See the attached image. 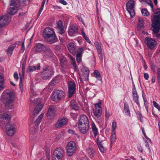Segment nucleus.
<instances>
[{
    "label": "nucleus",
    "instance_id": "f257e3e1",
    "mask_svg": "<svg viewBox=\"0 0 160 160\" xmlns=\"http://www.w3.org/2000/svg\"><path fill=\"white\" fill-rule=\"evenodd\" d=\"M153 35L157 38H160V9L157 8L152 20Z\"/></svg>",
    "mask_w": 160,
    "mask_h": 160
},
{
    "label": "nucleus",
    "instance_id": "f03ea898",
    "mask_svg": "<svg viewBox=\"0 0 160 160\" xmlns=\"http://www.w3.org/2000/svg\"><path fill=\"white\" fill-rule=\"evenodd\" d=\"M42 35L49 44H52L57 41L58 39L53 29L49 27L46 28L44 29Z\"/></svg>",
    "mask_w": 160,
    "mask_h": 160
},
{
    "label": "nucleus",
    "instance_id": "7ed1b4c3",
    "mask_svg": "<svg viewBox=\"0 0 160 160\" xmlns=\"http://www.w3.org/2000/svg\"><path fill=\"white\" fill-rule=\"evenodd\" d=\"M41 76L44 80L49 79L54 74L53 69L49 67L48 65H46L42 68L41 72Z\"/></svg>",
    "mask_w": 160,
    "mask_h": 160
},
{
    "label": "nucleus",
    "instance_id": "20e7f679",
    "mask_svg": "<svg viewBox=\"0 0 160 160\" xmlns=\"http://www.w3.org/2000/svg\"><path fill=\"white\" fill-rule=\"evenodd\" d=\"M64 92L62 90H56L52 93V100L57 102L62 99L64 96Z\"/></svg>",
    "mask_w": 160,
    "mask_h": 160
},
{
    "label": "nucleus",
    "instance_id": "39448f33",
    "mask_svg": "<svg viewBox=\"0 0 160 160\" xmlns=\"http://www.w3.org/2000/svg\"><path fill=\"white\" fill-rule=\"evenodd\" d=\"M67 154L68 156H71L76 150L75 143L73 141L69 142L66 146Z\"/></svg>",
    "mask_w": 160,
    "mask_h": 160
},
{
    "label": "nucleus",
    "instance_id": "423d86ee",
    "mask_svg": "<svg viewBox=\"0 0 160 160\" xmlns=\"http://www.w3.org/2000/svg\"><path fill=\"white\" fill-rule=\"evenodd\" d=\"M134 1L133 0H130L126 3V7L127 11L129 13L131 18H133L135 15L134 10Z\"/></svg>",
    "mask_w": 160,
    "mask_h": 160
},
{
    "label": "nucleus",
    "instance_id": "0eeeda50",
    "mask_svg": "<svg viewBox=\"0 0 160 160\" xmlns=\"http://www.w3.org/2000/svg\"><path fill=\"white\" fill-rule=\"evenodd\" d=\"M6 129L7 134L9 136H12L15 132L14 125L10 122H8L6 123Z\"/></svg>",
    "mask_w": 160,
    "mask_h": 160
},
{
    "label": "nucleus",
    "instance_id": "6e6552de",
    "mask_svg": "<svg viewBox=\"0 0 160 160\" xmlns=\"http://www.w3.org/2000/svg\"><path fill=\"white\" fill-rule=\"evenodd\" d=\"M68 96L70 98L74 94L76 90V86L75 82L69 81L68 83Z\"/></svg>",
    "mask_w": 160,
    "mask_h": 160
},
{
    "label": "nucleus",
    "instance_id": "1a4fd4ad",
    "mask_svg": "<svg viewBox=\"0 0 160 160\" xmlns=\"http://www.w3.org/2000/svg\"><path fill=\"white\" fill-rule=\"evenodd\" d=\"M145 41L150 50H152L155 49L157 42L154 39L147 37L145 38Z\"/></svg>",
    "mask_w": 160,
    "mask_h": 160
},
{
    "label": "nucleus",
    "instance_id": "9d476101",
    "mask_svg": "<svg viewBox=\"0 0 160 160\" xmlns=\"http://www.w3.org/2000/svg\"><path fill=\"white\" fill-rule=\"evenodd\" d=\"M43 113H41L40 114L34 122L35 124V126L34 127H32L30 128V131L31 133L34 134L36 133L38 129V126L40 123L43 117Z\"/></svg>",
    "mask_w": 160,
    "mask_h": 160
},
{
    "label": "nucleus",
    "instance_id": "9b49d317",
    "mask_svg": "<svg viewBox=\"0 0 160 160\" xmlns=\"http://www.w3.org/2000/svg\"><path fill=\"white\" fill-rule=\"evenodd\" d=\"M14 95L13 92H7L4 95V98L6 100H8L5 104V106L6 107L7 106L12 103L14 101Z\"/></svg>",
    "mask_w": 160,
    "mask_h": 160
},
{
    "label": "nucleus",
    "instance_id": "f8f14e48",
    "mask_svg": "<svg viewBox=\"0 0 160 160\" xmlns=\"http://www.w3.org/2000/svg\"><path fill=\"white\" fill-rule=\"evenodd\" d=\"M132 96L133 101L138 106L139 105V102L138 100L139 96L133 82H132Z\"/></svg>",
    "mask_w": 160,
    "mask_h": 160
},
{
    "label": "nucleus",
    "instance_id": "ddd939ff",
    "mask_svg": "<svg viewBox=\"0 0 160 160\" xmlns=\"http://www.w3.org/2000/svg\"><path fill=\"white\" fill-rule=\"evenodd\" d=\"M59 81L58 77H56L53 78L47 87V88L48 89V90L49 91H52L55 85L58 83Z\"/></svg>",
    "mask_w": 160,
    "mask_h": 160
},
{
    "label": "nucleus",
    "instance_id": "4468645a",
    "mask_svg": "<svg viewBox=\"0 0 160 160\" xmlns=\"http://www.w3.org/2000/svg\"><path fill=\"white\" fill-rule=\"evenodd\" d=\"M56 108L55 106H50L47 112V116L50 117V118H53L55 115Z\"/></svg>",
    "mask_w": 160,
    "mask_h": 160
},
{
    "label": "nucleus",
    "instance_id": "2eb2a0df",
    "mask_svg": "<svg viewBox=\"0 0 160 160\" xmlns=\"http://www.w3.org/2000/svg\"><path fill=\"white\" fill-rule=\"evenodd\" d=\"M86 125L89 124L88 118L85 115H82L80 116L78 121V125Z\"/></svg>",
    "mask_w": 160,
    "mask_h": 160
},
{
    "label": "nucleus",
    "instance_id": "dca6fc26",
    "mask_svg": "<svg viewBox=\"0 0 160 160\" xmlns=\"http://www.w3.org/2000/svg\"><path fill=\"white\" fill-rule=\"evenodd\" d=\"M64 154V151L61 148H57L54 151L53 156L62 158Z\"/></svg>",
    "mask_w": 160,
    "mask_h": 160
},
{
    "label": "nucleus",
    "instance_id": "f3484780",
    "mask_svg": "<svg viewBox=\"0 0 160 160\" xmlns=\"http://www.w3.org/2000/svg\"><path fill=\"white\" fill-rule=\"evenodd\" d=\"M46 47L42 44L38 43L35 45L34 48L35 51L37 53H39L45 50Z\"/></svg>",
    "mask_w": 160,
    "mask_h": 160
},
{
    "label": "nucleus",
    "instance_id": "a211bd4d",
    "mask_svg": "<svg viewBox=\"0 0 160 160\" xmlns=\"http://www.w3.org/2000/svg\"><path fill=\"white\" fill-rule=\"evenodd\" d=\"M83 51V48H79L77 50V52L76 54V61L78 62H80L82 60V57Z\"/></svg>",
    "mask_w": 160,
    "mask_h": 160
},
{
    "label": "nucleus",
    "instance_id": "6ab92c4d",
    "mask_svg": "<svg viewBox=\"0 0 160 160\" xmlns=\"http://www.w3.org/2000/svg\"><path fill=\"white\" fill-rule=\"evenodd\" d=\"M42 108V106L41 104H39L36 106L34 111L33 115L32 116V120L34 117L39 114Z\"/></svg>",
    "mask_w": 160,
    "mask_h": 160
},
{
    "label": "nucleus",
    "instance_id": "aec40b11",
    "mask_svg": "<svg viewBox=\"0 0 160 160\" xmlns=\"http://www.w3.org/2000/svg\"><path fill=\"white\" fill-rule=\"evenodd\" d=\"M45 53L44 55L45 57L46 58H49L53 57L54 55L52 50L48 48H46L45 50Z\"/></svg>",
    "mask_w": 160,
    "mask_h": 160
},
{
    "label": "nucleus",
    "instance_id": "412c9836",
    "mask_svg": "<svg viewBox=\"0 0 160 160\" xmlns=\"http://www.w3.org/2000/svg\"><path fill=\"white\" fill-rule=\"evenodd\" d=\"M138 22L137 24V29L138 31L141 30L143 28L144 25V22L143 20L138 17Z\"/></svg>",
    "mask_w": 160,
    "mask_h": 160
},
{
    "label": "nucleus",
    "instance_id": "4be33fe9",
    "mask_svg": "<svg viewBox=\"0 0 160 160\" xmlns=\"http://www.w3.org/2000/svg\"><path fill=\"white\" fill-rule=\"evenodd\" d=\"M78 125V129L79 131L82 134H85L87 133L89 128V124L85 125V127Z\"/></svg>",
    "mask_w": 160,
    "mask_h": 160
},
{
    "label": "nucleus",
    "instance_id": "5701e85b",
    "mask_svg": "<svg viewBox=\"0 0 160 160\" xmlns=\"http://www.w3.org/2000/svg\"><path fill=\"white\" fill-rule=\"evenodd\" d=\"M40 68V64L38 63V66L36 67L35 66H29L26 69V72L28 73L29 72H32L35 71L36 69L39 70Z\"/></svg>",
    "mask_w": 160,
    "mask_h": 160
},
{
    "label": "nucleus",
    "instance_id": "b1692460",
    "mask_svg": "<svg viewBox=\"0 0 160 160\" xmlns=\"http://www.w3.org/2000/svg\"><path fill=\"white\" fill-rule=\"evenodd\" d=\"M70 107L72 109L78 111L79 109V106L74 99L72 100L70 102Z\"/></svg>",
    "mask_w": 160,
    "mask_h": 160
},
{
    "label": "nucleus",
    "instance_id": "393cba45",
    "mask_svg": "<svg viewBox=\"0 0 160 160\" xmlns=\"http://www.w3.org/2000/svg\"><path fill=\"white\" fill-rule=\"evenodd\" d=\"M96 142L98 148L100 151L102 153L105 152L106 151V149L103 146L102 144V142L100 141L99 140V138H97Z\"/></svg>",
    "mask_w": 160,
    "mask_h": 160
},
{
    "label": "nucleus",
    "instance_id": "a878e982",
    "mask_svg": "<svg viewBox=\"0 0 160 160\" xmlns=\"http://www.w3.org/2000/svg\"><path fill=\"white\" fill-rule=\"evenodd\" d=\"M67 122L66 119L65 118H62L57 122L55 127L57 128L61 127L66 124Z\"/></svg>",
    "mask_w": 160,
    "mask_h": 160
},
{
    "label": "nucleus",
    "instance_id": "bb28decb",
    "mask_svg": "<svg viewBox=\"0 0 160 160\" xmlns=\"http://www.w3.org/2000/svg\"><path fill=\"white\" fill-rule=\"evenodd\" d=\"M77 26L72 25L68 31V33L70 36H72L74 33L77 32Z\"/></svg>",
    "mask_w": 160,
    "mask_h": 160
},
{
    "label": "nucleus",
    "instance_id": "cd10ccee",
    "mask_svg": "<svg viewBox=\"0 0 160 160\" xmlns=\"http://www.w3.org/2000/svg\"><path fill=\"white\" fill-rule=\"evenodd\" d=\"M86 152L90 158H93L95 155V150L92 148L89 147L86 149Z\"/></svg>",
    "mask_w": 160,
    "mask_h": 160
},
{
    "label": "nucleus",
    "instance_id": "c85d7f7f",
    "mask_svg": "<svg viewBox=\"0 0 160 160\" xmlns=\"http://www.w3.org/2000/svg\"><path fill=\"white\" fill-rule=\"evenodd\" d=\"M25 0H11L10 6H18L19 3L24 2Z\"/></svg>",
    "mask_w": 160,
    "mask_h": 160
},
{
    "label": "nucleus",
    "instance_id": "c756f323",
    "mask_svg": "<svg viewBox=\"0 0 160 160\" xmlns=\"http://www.w3.org/2000/svg\"><path fill=\"white\" fill-rule=\"evenodd\" d=\"M0 17L2 18V20H3L2 22L0 23V25L2 26V28L5 25L7 24L8 21V17L7 15H3L0 16Z\"/></svg>",
    "mask_w": 160,
    "mask_h": 160
},
{
    "label": "nucleus",
    "instance_id": "7c9ffc66",
    "mask_svg": "<svg viewBox=\"0 0 160 160\" xmlns=\"http://www.w3.org/2000/svg\"><path fill=\"white\" fill-rule=\"evenodd\" d=\"M93 114L97 118H99L100 117L102 113V110L100 109L95 108L93 110Z\"/></svg>",
    "mask_w": 160,
    "mask_h": 160
},
{
    "label": "nucleus",
    "instance_id": "2f4dec72",
    "mask_svg": "<svg viewBox=\"0 0 160 160\" xmlns=\"http://www.w3.org/2000/svg\"><path fill=\"white\" fill-rule=\"evenodd\" d=\"M16 44V43H15L9 46L7 50L8 54L11 55L12 54V52L15 48Z\"/></svg>",
    "mask_w": 160,
    "mask_h": 160
},
{
    "label": "nucleus",
    "instance_id": "473e14b6",
    "mask_svg": "<svg viewBox=\"0 0 160 160\" xmlns=\"http://www.w3.org/2000/svg\"><path fill=\"white\" fill-rule=\"evenodd\" d=\"M68 48L70 53H73L75 50V47L73 43H69L68 45Z\"/></svg>",
    "mask_w": 160,
    "mask_h": 160
},
{
    "label": "nucleus",
    "instance_id": "72a5a7b5",
    "mask_svg": "<svg viewBox=\"0 0 160 160\" xmlns=\"http://www.w3.org/2000/svg\"><path fill=\"white\" fill-rule=\"evenodd\" d=\"M10 118V116L6 113L0 114V118L3 120H9Z\"/></svg>",
    "mask_w": 160,
    "mask_h": 160
},
{
    "label": "nucleus",
    "instance_id": "f704fd0d",
    "mask_svg": "<svg viewBox=\"0 0 160 160\" xmlns=\"http://www.w3.org/2000/svg\"><path fill=\"white\" fill-rule=\"evenodd\" d=\"M124 110L125 112V113H127L126 114H128L129 116H130V112L129 109V105L126 102L124 103Z\"/></svg>",
    "mask_w": 160,
    "mask_h": 160
},
{
    "label": "nucleus",
    "instance_id": "c9c22d12",
    "mask_svg": "<svg viewBox=\"0 0 160 160\" xmlns=\"http://www.w3.org/2000/svg\"><path fill=\"white\" fill-rule=\"evenodd\" d=\"M116 132H112L111 136V147L113 142H115L116 140Z\"/></svg>",
    "mask_w": 160,
    "mask_h": 160
},
{
    "label": "nucleus",
    "instance_id": "e433bc0d",
    "mask_svg": "<svg viewBox=\"0 0 160 160\" xmlns=\"http://www.w3.org/2000/svg\"><path fill=\"white\" fill-rule=\"evenodd\" d=\"M4 82V77L0 74V90H2L3 89L4 87L3 86V83Z\"/></svg>",
    "mask_w": 160,
    "mask_h": 160
},
{
    "label": "nucleus",
    "instance_id": "4c0bfd02",
    "mask_svg": "<svg viewBox=\"0 0 160 160\" xmlns=\"http://www.w3.org/2000/svg\"><path fill=\"white\" fill-rule=\"evenodd\" d=\"M17 12L15 7L10 8L8 10L7 12L11 15H14Z\"/></svg>",
    "mask_w": 160,
    "mask_h": 160
},
{
    "label": "nucleus",
    "instance_id": "58836bf2",
    "mask_svg": "<svg viewBox=\"0 0 160 160\" xmlns=\"http://www.w3.org/2000/svg\"><path fill=\"white\" fill-rule=\"evenodd\" d=\"M92 132L94 134V137H96L98 133V130L94 124H92Z\"/></svg>",
    "mask_w": 160,
    "mask_h": 160
},
{
    "label": "nucleus",
    "instance_id": "ea45409f",
    "mask_svg": "<svg viewBox=\"0 0 160 160\" xmlns=\"http://www.w3.org/2000/svg\"><path fill=\"white\" fill-rule=\"evenodd\" d=\"M136 114L138 120L141 122H142L143 121V117L140 112L139 111L137 112Z\"/></svg>",
    "mask_w": 160,
    "mask_h": 160
},
{
    "label": "nucleus",
    "instance_id": "a19ab883",
    "mask_svg": "<svg viewBox=\"0 0 160 160\" xmlns=\"http://www.w3.org/2000/svg\"><path fill=\"white\" fill-rule=\"evenodd\" d=\"M94 45L97 50L98 52H100L101 51H102L101 45L98 42H95Z\"/></svg>",
    "mask_w": 160,
    "mask_h": 160
},
{
    "label": "nucleus",
    "instance_id": "79ce46f5",
    "mask_svg": "<svg viewBox=\"0 0 160 160\" xmlns=\"http://www.w3.org/2000/svg\"><path fill=\"white\" fill-rule=\"evenodd\" d=\"M142 14L143 16H148L149 15V13L148 12L147 9L143 8L141 10Z\"/></svg>",
    "mask_w": 160,
    "mask_h": 160
},
{
    "label": "nucleus",
    "instance_id": "37998d69",
    "mask_svg": "<svg viewBox=\"0 0 160 160\" xmlns=\"http://www.w3.org/2000/svg\"><path fill=\"white\" fill-rule=\"evenodd\" d=\"M66 60V58L65 57H63L60 59V62L62 67H64V65L65 64Z\"/></svg>",
    "mask_w": 160,
    "mask_h": 160
},
{
    "label": "nucleus",
    "instance_id": "c03bdc74",
    "mask_svg": "<svg viewBox=\"0 0 160 160\" xmlns=\"http://www.w3.org/2000/svg\"><path fill=\"white\" fill-rule=\"evenodd\" d=\"M82 75L83 77H84V78H83V79H84L86 80L88 78L89 76V72H82Z\"/></svg>",
    "mask_w": 160,
    "mask_h": 160
},
{
    "label": "nucleus",
    "instance_id": "a18cd8bd",
    "mask_svg": "<svg viewBox=\"0 0 160 160\" xmlns=\"http://www.w3.org/2000/svg\"><path fill=\"white\" fill-rule=\"evenodd\" d=\"M58 32L60 34H62L64 33L65 31L63 27L57 28Z\"/></svg>",
    "mask_w": 160,
    "mask_h": 160
},
{
    "label": "nucleus",
    "instance_id": "49530a36",
    "mask_svg": "<svg viewBox=\"0 0 160 160\" xmlns=\"http://www.w3.org/2000/svg\"><path fill=\"white\" fill-rule=\"evenodd\" d=\"M22 75L20 73H19L20 75V81L22 82L23 80H24V74H25V71L23 72L22 71Z\"/></svg>",
    "mask_w": 160,
    "mask_h": 160
},
{
    "label": "nucleus",
    "instance_id": "de8ad7c7",
    "mask_svg": "<svg viewBox=\"0 0 160 160\" xmlns=\"http://www.w3.org/2000/svg\"><path fill=\"white\" fill-rule=\"evenodd\" d=\"M112 132H116L115 131V129L117 128V123L116 122L113 121L112 124Z\"/></svg>",
    "mask_w": 160,
    "mask_h": 160
},
{
    "label": "nucleus",
    "instance_id": "09e8293b",
    "mask_svg": "<svg viewBox=\"0 0 160 160\" xmlns=\"http://www.w3.org/2000/svg\"><path fill=\"white\" fill-rule=\"evenodd\" d=\"M26 63V59L24 60L22 62V71L23 72L25 70V67Z\"/></svg>",
    "mask_w": 160,
    "mask_h": 160
},
{
    "label": "nucleus",
    "instance_id": "8fccbe9b",
    "mask_svg": "<svg viewBox=\"0 0 160 160\" xmlns=\"http://www.w3.org/2000/svg\"><path fill=\"white\" fill-rule=\"evenodd\" d=\"M157 80L158 83L160 84V68H159L157 71Z\"/></svg>",
    "mask_w": 160,
    "mask_h": 160
},
{
    "label": "nucleus",
    "instance_id": "3c124183",
    "mask_svg": "<svg viewBox=\"0 0 160 160\" xmlns=\"http://www.w3.org/2000/svg\"><path fill=\"white\" fill-rule=\"evenodd\" d=\"M153 106L159 111L160 110V106L156 102L153 101Z\"/></svg>",
    "mask_w": 160,
    "mask_h": 160
},
{
    "label": "nucleus",
    "instance_id": "603ef678",
    "mask_svg": "<svg viewBox=\"0 0 160 160\" xmlns=\"http://www.w3.org/2000/svg\"><path fill=\"white\" fill-rule=\"evenodd\" d=\"M57 27V28L63 27L62 23L61 20H59L58 22Z\"/></svg>",
    "mask_w": 160,
    "mask_h": 160
},
{
    "label": "nucleus",
    "instance_id": "864d4df0",
    "mask_svg": "<svg viewBox=\"0 0 160 160\" xmlns=\"http://www.w3.org/2000/svg\"><path fill=\"white\" fill-rule=\"evenodd\" d=\"M101 103L102 102H100L95 104V108H97V109H102V108L101 107Z\"/></svg>",
    "mask_w": 160,
    "mask_h": 160
},
{
    "label": "nucleus",
    "instance_id": "5fc2aeb1",
    "mask_svg": "<svg viewBox=\"0 0 160 160\" xmlns=\"http://www.w3.org/2000/svg\"><path fill=\"white\" fill-rule=\"evenodd\" d=\"M150 66H150L153 72H155L156 71V70H155L156 65L154 63H151Z\"/></svg>",
    "mask_w": 160,
    "mask_h": 160
},
{
    "label": "nucleus",
    "instance_id": "6e6d98bb",
    "mask_svg": "<svg viewBox=\"0 0 160 160\" xmlns=\"http://www.w3.org/2000/svg\"><path fill=\"white\" fill-rule=\"evenodd\" d=\"M98 57L99 59L101 60H102L103 59V55L102 53V51H101L100 52H98Z\"/></svg>",
    "mask_w": 160,
    "mask_h": 160
},
{
    "label": "nucleus",
    "instance_id": "4d7b16f0",
    "mask_svg": "<svg viewBox=\"0 0 160 160\" xmlns=\"http://www.w3.org/2000/svg\"><path fill=\"white\" fill-rule=\"evenodd\" d=\"M19 44H21L22 45V50L23 51V52L25 50V47H24V42H19Z\"/></svg>",
    "mask_w": 160,
    "mask_h": 160
},
{
    "label": "nucleus",
    "instance_id": "13d9d810",
    "mask_svg": "<svg viewBox=\"0 0 160 160\" xmlns=\"http://www.w3.org/2000/svg\"><path fill=\"white\" fill-rule=\"evenodd\" d=\"M81 35L82 36L83 38L85 37L86 36L84 32V30L83 28H82L81 29Z\"/></svg>",
    "mask_w": 160,
    "mask_h": 160
},
{
    "label": "nucleus",
    "instance_id": "bf43d9fd",
    "mask_svg": "<svg viewBox=\"0 0 160 160\" xmlns=\"http://www.w3.org/2000/svg\"><path fill=\"white\" fill-rule=\"evenodd\" d=\"M14 78L17 81L18 79V76L17 72H15L14 74Z\"/></svg>",
    "mask_w": 160,
    "mask_h": 160
},
{
    "label": "nucleus",
    "instance_id": "052dcab7",
    "mask_svg": "<svg viewBox=\"0 0 160 160\" xmlns=\"http://www.w3.org/2000/svg\"><path fill=\"white\" fill-rule=\"evenodd\" d=\"M19 86L21 91L22 92L23 91V88L22 87V82L21 81H20L19 82Z\"/></svg>",
    "mask_w": 160,
    "mask_h": 160
},
{
    "label": "nucleus",
    "instance_id": "680f3d73",
    "mask_svg": "<svg viewBox=\"0 0 160 160\" xmlns=\"http://www.w3.org/2000/svg\"><path fill=\"white\" fill-rule=\"evenodd\" d=\"M144 102V105L147 110V112H148V103L147 101L145 102Z\"/></svg>",
    "mask_w": 160,
    "mask_h": 160
},
{
    "label": "nucleus",
    "instance_id": "e2e57ef3",
    "mask_svg": "<svg viewBox=\"0 0 160 160\" xmlns=\"http://www.w3.org/2000/svg\"><path fill=\"white\" fill-rule=\"evenodd\" d=\"M71 64L73 66L74 68L75 69H76L77 66L75 62V60L72 61Z\"/></svg>",
    "mask_w": 160,
    "mask_h": 160
},
{
    "label": "nucleus",
    "instance_id": "0e129e2a",
    "mask_svg": "<svg viewBox=\"0 0 160 160\" xmlns=\"http://www.w3.org/2000/svg\"><path fill=\"white\" fill-rule=\"evenodd\" d=\"M144 77L146 80H148L149 78L148 74L147 73H144Z\"/></svg>",
    "mask_w": 160,
    "mask_h": 160
},
{
    "label": "nucleus",
    "instance_id": "69168bd1",
    "mask_svg": "<svg viewBox=\"0 0 160 160\" xmlns=\"http://www.w3.org/2000/svg\"><path fill=\"white\" fill-rule=\"evenodd\" d=\"M59 2L60 3L64 5H66L67 4V3L64 0H60Z\"/></svg>",
    "mask_w": 160,
    "mask_h": 160
},
{
    "label": "nucleus",
    "instance_id": "338daca9",
    "mask_svg": "<svg viewBox=\"0 0 160 160\" xmlns=\"http://www.w3.org/2000/svg\"><path fill=\"white\" fill-rule=\"evenodd\" d=\"M84 38L85 39V40L87 41V42H88V43L89 44H91V42L89 39L88 38V37H87V36H86Z\"/></svg>",
    "mask_w": 160,
    "mask_h": 160
},
{
    "label": "nucleus",
    "instance_id": "774afa93",
    "mask_svg": "<svg viewBox=\"0 0 160 160\" xmlns=\"http://www.w3.org/2000/svg\"><path fill=\"white\" fill-rule=\"evenodd\" d=\"M62 158L58 157H55V156H53L52 160H62Z\"/></svg>",
    "mask_w": 160,
    "mask_h": 160
}]
</instances>
